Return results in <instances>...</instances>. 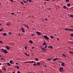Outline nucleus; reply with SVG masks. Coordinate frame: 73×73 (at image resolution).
Returning a JSON list of instances; mask_svg holds the SVG:
<instances>
[{
  "instance_id": "nucleus-11",
  "label": "nucleus",
  "mask_w": 73,
  "mask_h": 73,
  "mask_svg": "<svg viewBox=\"0 0 73 73\" xmlns=\"http://www.w3.org/2000/svg\"><path fill=\"white\" fill-rule=\"evenodd\" d=\"M42 45H44V46H45V45H46V43L45 42H44L42 44Z\"/></svg>"
},
{
  "instance_id": "nucleus-47",
  "label": "nucleus",
  "mask_w": 73,
  "mask_h": 73,
  "mask_svg": "<svg viewBox=\"0 0 73 73\" xmlns=\"http://www.w3.org/2000/svg\"><path fill=\"white\" fill-rule=\"evenodd\" d=\"M25 55H26V56H27V53H26V52H25Z\"/></svg>"
},
{
  "instance_id": "nucleus-24",
  "label": "nucleus",
  "mask_w": 73,
  "mask_h": 73,
  "mask_svg": "<svg viewBox=\"0 0 73 73\" xmlns=\"http://www.w3.org/2000/svg\"><path fill=\"white\" fill-rule=\"evenodd\" d=\"M4 36H7V33H4Z\"/></svg>"
},
{
  "instance_id": "nucleus-19",
  "label": "nucleus",
  "mask_w": 73,
  "mask_h": 73,
  "mask_svg": "<svg viewBox=\"0 0 73 73\" xmlns=\"http://www.w3.org/2000/svg\"><path fill=\"white\" fill-rule=\"evenodd\" d=\"M50 38H52V39H53V36H52L51 35L50 36Z\"/></svg>"
},
{
  "instance_id": "nucleus-35",
  "label": "nucleus",
  "mask_w": 73,
  "mask_h": 73,
  "mask_svg": "<svg viewBox=\"0 0 73 73\" xmlns=\"http://www.w3.org/2000/svg\"><path fill=\"white\" fill-rule=\"evenodd\" d=\"M33 65L34 66H36V65H37V64H36L34 63V64H33Z\"/></svg>"
},
{
  "instance_id": "nucleus-14",
  "label": "nucleus",
  "mask_w": 73,
  "mask_h": 73,
  "mask_svg": "<svg viewBox=\"0 0 73 73\" xmlns=\"http://www.w3.org/2000/svg\"><path fill=\"white\" fill-rule=\"evenodd\" d=\"M7 65H8L9 66H11V64H10V63H9V62H7Z\"/></svg>"
},
{
  "instance_id": "nucleus-28",
  "label": "nucleus",
  "mask_w": 73,
  "mask_h": 73,
  "mask_svg": "<svg viewBox=\"0 0 73 73\" xmlns=\"http://www.w3.org/2000/svg\"><path fill=\"white\" fill-rule=\"evenodd\" d=\"M23 1L24 2V3H27V1H25L24 0H23Z\"/></svg>"
},
{
  "instance_id": "nucleus-53",
  "label": "nucleus",
  "mask_w": 73,
  "mask_h": 73,
  "mask_svg": "<svg viewBox=\"0 0 73 73\" xmlns=\"http://www.w3.org/2000/svg\"><path fill=\"white\" fill-rule=\"evenodd\" d=\"M0 73H2V71L0 70Z\"/></svg>"
},
{
  "instance_id": "nucleus-61",
  "label": "nucleus",
  "mask_w": 73,
  "mask_h": 73,
  "mask_svg": "<svg viewBox=\"0 0 73 73\" xmlns=\"http://www.w3.org/2000/svg\"><path fill=\"white\" fill-rule=\"evenodd\" d=\"M0 57H1V55H0Z\"/></svg>"
},
{
  "instance_id": "nucleus-9",
  "label": "nucleus",
  "mask_w": 73,
  "mask_h": 73,
  "mask_svg": "<svg viewBox=\"0 0 73 73\" xmlns=\"http://www.w3.org/2000/svg\"><path fill=\"white\" fill-rule=\"evenodd\" d=\"M63 69V68H62V67L60 68L59 69V70H60V72H61V70H62Z\"/></svg>"
},
{
  "instance_id": "nucleus-8",
  "label": "nucleus",
  "mask_w": 73,
  "mask_h": 73,
  "mask_svg": "<svg viewBox=\"0 0 73 73\" xmlns=\"http://www.w3.org/2000/svg\"><path fill=\"white\" fill-rule=\"evenodd\" d=\"M6 49H7L8 50H9V49H10L9 47H8V46H6Z\"/></svg>"
},
{
  "instance_id": "nucleus-33",
  "label": "nucleus",
  "mask_w": 73,
  "mask_h": 73,
  "mask_svg": "<svg viewBox=\"0 0 73 73\" xmlns=\"http://www.w3.org/2000/svg\"><path fill=\"white\" fill-rule=\"evenodd\" d=\"M70 17H73V15H70Z\"/></svg>"
},
{
  "instance_id": "nucleus-23",
  "label": "nucleus",
  "mask_w": 73,
  "mask_h": 73,
  "mask_svg": "<svg viewBox=\"0 0 73 73\" xmlns=\"http://www.w3.org/2000/svg\"><path fill=\"white\" fill-rule=\"evenodd\" d=\"M29 62L25 61L24 62V63L26 64V63H28Z\"/></svg>"
},
{
  "instance_id": "nucleus-21",
  "label": "nucleus",
  "mask_w": 73,
  "mask_h": 73,
  "mask_svg": "<svg viewBox=\"0 0 73 73\" xmlns=\"http://www.w3.org/2000/svg\"><path fill=\"white\" fill-rule=\"evenodd\" d=\"M70 5V4L69 3L67 4V6L68 7H69Z\"/></svg>"
},
{
  "instance_id": "nucleus-50",
  "label": "nucleus",
  "mask_w": 73,
  "mask_h": 73,
  "mask_svg": "<svg viewBox=\"0 0 73 73\" xmlns=\"http://www.w3.org/2000/svg\"><path fill=\"white\" fill-rule=\"evenodd\" d=\"M17 73H20V72L19 71H18L17 72Z\"/></svg>"
},
{
  "instance_id": "nucleus-1",
  "label": "nucleus",
  "mask_w": 73,
  "mask_h": 73,
  "mask_svg": "<svg viewBox=\"0 0 73 73\" xmlns=\"http://www.w3.org/2000/svg\"><path fill=\"white\" fill-rule=\"evenodd\" d=\"M43 37L45 39L47 40H48L49 39V38L46 35H44Z\"/></svg>"
},
{
  "instance_id": "nucleus-10",
  "label": "nucleus",
  "mask_w": 73,
  "mask_h": 73,
  "mask_svg": "<svg viewBox=\"0 0 73 73\" xmlns=\"http://www.w3.org/2000/svg\"><path fill=\"white\" fill-rule=\"evenodd\" d=\"M29 42H30L31 44H33V42H32L31 40H30L29 41Z\"/></svg>"
},
{
  "instance_id": "nucleus-13",
  "label": "nucleus",
  "mask_w": 73,
  "mask_h": 73,
  "mask_svg": "<svg viewBox=\"0 0 73 73\" xmlns=\"http://www.w3.org/2000/svg\"><path fill=\"white\" fill-rule=\"evenodd\" d=\"M48 48H51L52 49H53V47L52 46H48Z\"/></svg>"
},
{
  "instance_id": "nucleus-57",
  "label": "nucleus",
  "mask_w": 73,
  "mask_h": 73,
  "mask_svg": "<svg viewBox=\"0 0 73 73\" xmlns=\"http://www.w3.org/2000/svg\"><path fill=\"white\" fill-rule=\"evenodd\" d=\"M34 48H35V47H32V49H34Z\"/></svg>"
},
{
  "instance_id": "nucleus-25",
  "label": "nucleus",
  "mask_w": 73,
  "mask_h": 73,
  "mask_svg": "<svg viewBox=\"0 0 73 73\" xmlns=\"http://www.w3.org/2000/svg\"><path fill=\"white\" fill-rule=\"evenodd\" d=\"M70 31H72V32H73V29H70Z\"/></svg>"
},
{
  "instance_id": "nucleus-16",
  "label": "nucleus",
  "mask_w": 73,
  "mask_h": 73,
  "mask_svg": "<svg viewBox=\"0 0 73 73\" xmlns=\"http://www.w3.org/2000/svg\"><path fill=\"white\" fill-rule=\"evenodd\" d=\"M57 60V58H55L53 60V61H55Z\"/></svg>"
},
{
  "instance_id": "nucleus-2",
  "label": "nucleus",
  "mask_w": 73,
  "mask_h": 73,
  "mask_svg": "<svg viewBox=\"0 0 73 73\" xmlns=\"http://www.w3.org/2000/svg\"><path fill=\"white\" fill-rule=\"evenodd\" d=\"M2 50H3V51H2V52H4V53H5L6 54H7V51L6 50H4V48H2Z\"/></svg>"
},
{
  "instance_id": "nucleus-26",
  "label": "nucleus",
  "mask_w": 73,
  "mask_h": 73,
  "mask_svg": "<svg viewBox=\"0 0 73 73\" xmlns=\"http://www.w3.org/2000/svg\"><path fill=\"white\" fill-rule=\"evenodd\" d=\"M66 7V6L64 5L63 6V8L65 9Z\"/></svg>"
},
{
  "instance_id": "nucleus-37",
  "label": "nucleus",
  "mask_w": 73,
  "mask_h": 73,
  "mask_svg": "<svg viewBox=\"0 0 73 73\" xmlns=\"http://www.w3.org/2000/svg\"><path fill=\"white\" fill-rule=\"evenodd\" d=\"M11 34H12V33H11V32H9V35H11Z\"/></svg>"
},
{
  "instance_id": "nucleus-41",
  "label": "nucleus",
  "mask_w": 73,
  "mask_h": 73,
  "mask_svg": "<svg viewBox=\"0 0 73 73\" xmlns=\"http://www.w3.org/2000/svg\"><path fill=\"white\" fill-rule=\"evenodd\" d=\"M32 36H35V34H32Z\"/></svg>"
},
{
  "instance_id": "nucleus-51",
  "label": "nucleus",
  "mask_w": 73,
  "mask_h": 73,
  "mask_svg": "<svg viewBox=\"0 0 73 73\" xmlns=\"http://www.w3.org/2000/svg\"><path fill=\"white\" fill-rule=\"evenodd\" d=\"M60 63H61V64H62V62H62L61 61H60Z\"/></svg>"
},
{
  "instance_id": "nucleus-43",
  "label": "nucleus",
  "mask_w": 73,
  "mask_h": 73,
  "mask_svg": "<svg viewBox=\"0 0 73 73\" xmlns=\"http://www.w3.org/2000/svg\"><path fill=\"white\" fill-rule=\"evenodd\" d=\"M21 29H22V30H24V28H21Z\"/></svg>"
},
{
  "instance_id": "nucleus-58",
  "label": "nucleus",
  "mask_w": 73,
  "mask_h": 73,
  "mask_svg": "<svg viewBox=\"0 0 73 73\" xmlns=\"http://www.w3.org/2000/svg\"><path fill=\"white\" fill-rule=\"evenodd\" d=\"M46 4V2H44V4L45 5V4Z\"/></svg>"
},
{
  "instance_id": "nucleus-17",
  "label": "nucleus",
  "mask_w": 73,
  "mask_h": 73,
  "mask_svg": "<svg viewBox=\"0 0 73 73\" xmlns=\"http://www.w3.org/2000/svg\"><path fill=\"white\" fill-rule=\"evenodd\" d=\"M37 64L39 66V65H40V63L39 62H38L37 63Z\"/></svg>"
},
{
  "instance_id": "nucleus-22",
  "label": "nucleus",
  "mask_w": 73,
  "mask_h": 73,
  "mask_svg": "<svg viewBox=\"0 0 73 73\" xmlns=\"http://www.w3.org/2000/svg\"><path fill=\"white\" fill-rule=\"evenodd\" d=\"M35 61H38V58H35Z\"/></svg>"
},
{
  "instance_id": "nucleus-34",
  "label": "nucleus",
  "mask_w": 73,
  "mask_h": 73,
  "mask_svg": "<svg viewBox=\"0 0 73 73\" xmlns=\"http://www.w3.org/2000/svg\"><path fill=\"white\" fill-rule=\"evenodd\" d=\"M45 46L44 47V48H46L47 47V46L46 45H45Z\"/></svg>"
},
{
  "instance_id": "nucleus-6",
  "label": "nucleus",
  "mask_w": 73,
  "mask_h": 73,
  "mask_svg": "<svg viewBox=\"0 0 73 73\" xmlns=\"http://www.w3.org/2000/svg\"><path fill=\"white\" fill-rule=\"evenodd\" d=\"M61 65L62 66H65V64L63 62L61 63Z\"/></svg>"
},
{
  "instance_id": "nucleus-63",
  "label": "nucleus",
  "mask_w": 73,
  "mask_h": 73,
  "mask_svg": "<svg viewBox=\"0 0 73 73\" xmlns=\"http://www.w3.org/2000/svg\"><path fill=\"white\" fill-rule=\"evenodd\" d=\"M1 65V63H0V65Z\"/></svg>"
},
{
  "instance_id": "nucleus-29",
  "label": "nucleus",
  "mask_w": 73,
  "mask_h": 73,
  "mask_svg": "<svg viewBox=\"0 0 73 73\" xmlns=\"http://www.w3.org/2000/svg\"><path fill=\"white\" fill-rule=\"evenodd\" d=\"M47 60H49V61H51V60L50 58L47 59Z\"/></svg>"
},
{
  "instance_id": "nucleus-15",
  "label": "nucleus",
  "mask_w": 73,
  "mask_h": 73,
  "mask_svg": "<svg viewBox=\"0 0 73 73\" xmlns=\"http://www.w3.org/2000/svg\"><path fill=\"white\" fill-rule=\"evenodd\" d=\"M63 56L65 57H66V56L64 54H62Z\"/></svg>"
},
{
  "instance_id": "nucleus-60",
  "label": "nucleus",
  "mask_w": 73,
  "mask_h": 73,
  "mask_svg": "<svg viewBox=\"0 0 73 73\" xmlns=\"http://www.w3.org/2000/svg\"><path fill=\"white\" fill-rule=\"evenodd\" d=\"M2 25V24H1V23H0V25Z\"/></svg>"
},
{
  "instance_id": "nucleus-59",
  "label": "nucleus",
  "mask_w": 73,
  "mask_h": 73,
  "mask_svg": "<svg viewBox=\"0 0 73 73\" xmlns=\"http://www.w3.org/2000/svg\"><path fill=\"white\" fill-rule=\"evenodd\" d=\"M10 1H12L13 2V0H10Z\"/></svg>"
},
{
  "instance_id": "nucleus-12",
  "label": "nucleus",
  "mask_w": 73,
  "mask_h": 73,
  "mask_svg": "<svg viewBox=\"0 0 73 73\" xmlns=\"http://www.w3.org/2000/svg\"><path fill=\"white\" fill-rule=\"evenodd\" d=\"M2 69H3L4 71H6V68L5 67L2 68Z\"/></svg>"
},
{
  "instance_id": "nucleus-46",
  "label": "nucleus",
  "mask_w": 73,
  "mask_h": 73,
  "mask_svg": "<svg viewBox=\"0 0 73 73\" xmlns=\"http://www.w3.org/2000/svg\"><path fill=\"white\" fill-rule=\"evenodd\" d=\"M71 36L73 37V34H71Z\"/></svg>"
},
{
  "instance_id": "nucleus-45",
  "label": "nucleus",
  "mask_w": 73,
  "mask_h": 73,
  "mask_svg": "<svg viewBox=\"0 0 73 73\" xmlns=\"http://www.w3.org/2000/svg\"><path fill=\"white\" fill-rule=\"evenodd\" d=\"M45 20H46V21H48V19H45Z\"/></svg>"
},
{
  "instance_id": "nucleus-39",
  "label": "nucleus",
  "mask_w": 73,
  "mask_h": 73,
  "mask_svg": "<svg viewBox=\"0 0 73 73\" xmlns=\"http://www.w3.org/2000/svg\"><path fill=\"white\" fill-rule=\"evenodd\" d=\"M11 15H15V14L13 13H11Z\"/></svg>"
},
{
  "instance_id": "nucleus-5",
  "label": "nucleus",
  "mask_w": 73,
  "mask_h": 73,
  "mask_svg": "<svg viewBox=\"0 0 73 73\" xmlns=\"http://www.w3.org/2000/svg\"><path fill=\"white\" fill-rule=\"evenodd\" d=\"M65 31H70V29L67 28L64 29Z\"/></svg>"
},
{
  "instance_id": "nucleus-40",
  "label": "nucleus",
  "mask_w": 73,
  "mask_h": 73,
  "mask_svg": "<svg viewBox=\"0 0 73 73\" xmlns=\"http://www.w3.org/2000/svg\"><path fill=\"white\" fill-rule=\"evenodd\" d=\"M22 32H23L24 33H25V30H23L22 31Z\"/></svg>"
},
{
  "instance_id": "nucleus-32",
  "label": "nucleus",
  "mask_w": 73,
  "mask_h": 73,
  "mask_svg": "<svg viewBox=\"0 0 73 73\" xmlns=\"http://www.w3.org/2000/svg\"><path fill=\"white\" fill-rule=\"evenodd\" d=\"M70 53H71V54H73V52H70Z\"/></svg>"
},
{
  "instance_id": "nucleus-38",
  "label": "nucleus",
  "mask_w": 73,
  "mask_h": 73,
  "mask_svg": "<svg viewBox=\"0 0 73 73\" xmlns=\"http://www.w3.org/2000/svg\"><path fill=\"white\" fill-rule=\"evenodd\" d=\"M21 4H23V5L24 4V3H23V2H22V1L21 2Z\"/></svg>"
},
{
  "instance_id": "nucleus-49",
  "label": "nucleus",
  "mask_w": 73,
  "mask_h": 73,
  "mask_svg": "<svg viewBox=\"0 0 73 73\" xmlns=\"http://www.w3.org/2000/svg\"><path fill=\"white\" fill-rule=\"evenodd\" d=\"M16 64H17V65H18V64H19L18 62H16Z\"/></svg>"
},
{
  "instance_id": "nucleus-52",
  "label": "nucleus",
  "mask_w": 73,
  "mask_h": 73,
  "mask_svg": "<svg viewBox=\"0 0 73 73\" xmlns=\"http://www.w3.org/2000/svg\"><path fill=\"white\" fill-rule=\"evenodd\" d=\"M18 35H19V36H20V35H21V34H20V33H19L18 34Z\"/></svg>"
},
{
  "instance_id": "nucleus-31",
  "label": "nucleus",
  "mask_w": 73,
  "mask_h": 73,
  "mask_svg": "<svg viewBox=\"0 0 73 73\" xmlns=\"http://www.w3.org/2000/svg\"><path fill=\"white\" fill-rule=\"evenodd\" d=\"M0 43H1V44H3V42L2 41L0 40Z\"/></svg>"
},
{
  "instance_id": "nucleus-27",
  "label": "nucleus",
  "mask_w": 73,
  "mask_h": 73,
  "mask_svg": "<svg viewBox=\"0 0 73 73\" xmlns=\"http://www.w3.org/2000/svg\"><path fill=\"white\" fill-rule=\"evenodd\" d=\"M3 31V29H0V32H2V31Z\"/></svg>"
},
{
  "instance_id": "nucleus-36",
  "label": "nucleus",
  "mask_w": 73,
  "mask_h": 73,
  "mask_svg": "<svg viewBox=\"0 0 73 73\" xmlns=\"http://www.w3.org/2000/svg\"><path fill=\"white\" fill-rule=\"evenodd\" d=\"M29 2H32V1L31 0H29Z\"/></svg>"
},
{
  "instance_id": "nucleus-44",
  "label": "nucleus",
  "mask_w": 73,
  "mask_h": 73,
  "mask_svg": "<svg viewBox=\"0 0 73 73\" xmlns=\"http://www.w3.org/2000/svg\"><path fill=\"white\" fill-rule=\"evenodd\" d=\"M46 1H50V0H45Z\"/></svg>"
},
{
  "instance_id": "nucleus-54",
  "label": "nucleus",
  "mask_w": 73,
  "mask_h": 73,
  "mask_svg": "<svg viewBox=\"0 0 73 73\" xmlns=\"http://www.w3.org/2000/svg\"><path fill=\"white\" fill-rule=\"evenodd\" d=\"M25 49H27V47L26 46H25Z\"/></svg>"
},
{
  "instance_id": "nucleus-20",
  "label": "nucleus",
  "mask_w": 73,
  "mask_h": 73,
  "mask_svg": "<svg viewBox=\"0 0 73 73\" xmlns=\"http://www.w3.org/2000/svg\"><path fill=\"white\" fill-rule=\"evenodd\" d=\"M29 62H31V63H33V62H34V61H31Z\"/></svg>"
},
{
  "instance_id": "nucleus-7",
  "label": "nucleus",
  "mask_w": 73,
  "mask_h": 73,
  "mask_svg": "<svg viewBox=\"0 0 73 73\" xmlns=\"http://www.w3.org/2000/svg\"><path fill=\"white\" fill-rule=\"evenodd\" d=\"M41 49L43 50H45V51H46V49H45L44 48V47L42 48Z\"/></svg>"
},
{
  "instance_id": "nucleus-64",
  "label": "nucleus",
  "mask_w": 73,
  "mask_h": 73,
  "mask_svg": "<svg viewBox=\"0 0 73 73\" xmlns=\"http://www.w3.org/2000/svg\"><path fill=\"white\" fill-rule=\"evenodd\" d=\"M12 73H15V72H13Z\"/></svg>"
},
{
  "instance_id": "nucleus-4",
  "label": "nucleus",
  "mask_w": 73,
  "mask_h": 73,
  "mask_svg": "<svg viewBox=\"0 0 73 73\" xmlns=\"http://www.w3.org/2000/svg\"><path fill=\"white\" fill-rule=\"evenodd\" d=\"M23 25H24V26H25V27H27V28L28 29H29V27L27 25L25 24H23Z\"/></svg>"
},
{
  "instance_id": "nucleus-3",
  "label": "nucleus",
  "mask_w": 73,
  "mask_h": 73,
  "mask_svg": "<svg viewBox=\"0 0 73 73\" xmlns=\"http://www.w3.org/2000/svg\"><path fill=\"white\" fill-rule=\"evenodd\" d=\"M36 33L37 35H38V36H40V35H41V33L37 31L36 32Z\"/></svg>"
},
{
  "instance_id": "nucleus-42",
  "label": "nucleus",
  "mask_w": 73,
  "mask_h": 73,
  "mask_svg": "<svg viewBox=\"0 0 73 73\" xmlns=\"http://www.w3.org/2000/svg\"><path fill=\"white\" fill-rule=\"evenodd\" d=\"M7 25L8 26H9V23H7Z\"/></svg>"
},
{
  "instance_id": "nucleus-18",
  "label": "nucleus",
  "mask_w": 73,
  "mask_h": 73,
  "mask_svg": "<svg viewBox=\"0 0 73 73\" xmlns=\"http://www.w3.org/2000/svg\"><path fill=\"white\" fill-rule=\"evenodd\" d=\"M9 62L10 64H12L13 63V62L12 60H10L9 61Z\"/></svg>"
},
{
  "instance_id": "nucleus-56",
  "label": "nucleus",
  "mask_w": 73,
  "mask_h": 73,
  "mask_svg": "<svg viewBox=\"0 0 73 73\" xmlns=\"http://www.w3.org/2000/svg\"><path fill=\"white\" fill-rule=\"evenodd\" d=\"M1 60H3V59H4V58H1Z\"/></svg>"
},
{
  "instance_id": "nucleus-48",
  "label": "nucleus",
  "mask_w": 73,
  "mask_h": 73,
  "mask_svg": "<svg viewBox=\"0 0 73 73\" xmlns=\"http://www.w3.org/2000/svg\"><path fill=\"white\" fill-rule=\"evenodd\" d=\"M66 1H69V0H66Z\"/></svg>"
},
{
  "instance_id": "nucleus-55",
  "label": "nucleus",
  "mask_w": 73,
  "mask_h": 73,
  "mask_svg": "<svg viewBox=\"0 0 73 73\" xmlns=\"http://www.w3.org/2000/svg\"><path fill=\"white\" fill-rule=\"evenodd\" d=\"M27 56H29V54H27Z\"/></svg>"
},
{
  "instance_id": "nucleus-62",
  "label": "nucleus",
  "mask_w": 73,
  "mask_h": 73,
  "mask_svg": "<svg viewBox=\"0 0 73 73\" xmlns=\"http://www.w3.org/2000/svg\"><path fill=\"white\" fill-rule=\"evenodd\" d=\"M71 43L72 44H73V42H71Z\"/></svg>"
},
{
  "instance_id": "nucleus-30",
  "label": "nucleus",
  "mask_w": 73,
  "mask_h": 73,
  "mask_svg": "<svg viewBox=\"0 0 73 73\" xmlns=\"http://www.w3.org/2000/svg\"><path fill=\"white\" fill-rule=\"evenodd\" d=\"M17 69H19V66H17Z\"/></svg>"
}]
</instances>
